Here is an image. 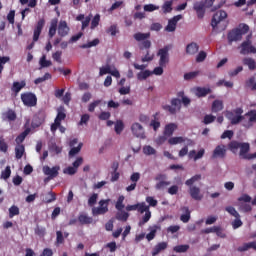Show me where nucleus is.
Wrapping results in <instances>:
<instances>
[{"mask_svg":"<svg viewBox=\"0 0 256 256\" xmlns=\"http://www.w3.org/2000/svg\"><path fill=\"white\" fill-rule=\"evenodd\" d=\"M70 28L66 21L61 20L58 24V35L60 37H67L69 35Z\"/></svg>","mask_w":256,"mask_h":256,"instance_id":"nucleus-19","label":"nucleus"},{"mask_svg":"<svg viewBox=\"0 0 256 256\" xmlns=\"http://www.w3.org/2000/svg\"><path fill=\"white\" fill-rule=\"evenodd\" d=\"M227 157V146L221 144L216 146L212 153V159H225Z\"/></svg>","mask_w":256,"mask_h":256,"instance_id":"nucleus-12","label":"nucleus"},{"mask_svg":"<svg viewBox=\"0 0 256 256\" xmlns=\"http://www.w3.org/2000/svg\"><path fill=\"white\" fill-rule=\"evenodd\" d=\"M186 139L183 136L171 137L168 139L169 145H179L185 143Z\"/></svg>","mask_w":256,"mask_h":256,"instance_id":"nucleus-36","label":"nucleus"},{"mask_svg":"<svg viewBox=\"0 0 256 256\" xmlns=\"http://www.w3.org/2000/svg\"><path fill=\"white\" fill-rule=\"evenodd\" d=\"M193 9L196 12L198 19H203L205 17V3L203 1L195 2Z\"/></svg>","mask_w":256,"mask_h":256,"instance_id":"nucleus-17","label":"nucleus"},{"mask_svg":"<svg viewBox=\"0 0 256 256\" xmlns=\"http://www.w3.org/2000/svg\"><path fill=\"white\" fill-rule=\"evenodd\" d=\"M181 19H183L182 15L174 16L172 19H170L168 21V24L165 27V31H167L168 33H173V31H175V29H177V23H179V21H181Z\"/></svg>","mask_w":256,"mask_h":256,"instance_id":"nucleus-16","label":"nucleus"},{"mask_svg":"<svg viewBox=\"0 0 256 256\" xmlns=\"http://www.w3.org/2000/svg\"><path fill=\"white\" fill-rule=\"evenodd\" d=\"M158 115H159V112H156L154 114V120H152L150 122V127H152L154 129V131H157V129H159V127H161V122L156 120Z\"/></svg>","mask_w":256,"mask_h":256,"instance_id":"nucleus-45","label":"nucleus"},{"mask_svg":"<svg viewBox=\"0 0 256 256\" xmlns=\"http://www.w3.org/2000/svg\"><path fill=\"white\" fill-rule=\"evenodd\" d=\"M177 129V124L175 123H169L164 128V135L165 137H171L173 133H175Z\"/></svg>","mask_w":256,"mask_h":256,"instance_id":"nucleus-21","label":"nucleus"},{"mask_svg":"<svg viewBox=\"0 0 256 256\" xmlns=\"http://www.w3.org/2000/svg\"><path fill=\"white\" fill-rule=\"evenodd\" d=\"M246 116L249 117L250 123H256V110H250L246 113Z\"/></svg>","mask_w":256,"mask_h":256,"instance_id":"nucleus-62","label":"nucleus"},{"mask_svg":"<svg viewBox=\"0 0 256 256\" xmlns=\"http://www.w3.org/2000/svg\"><path fill=\"white\" fill-rule=\"evenodd\" d=\"M81 147H83V143H79L77 147L72 146V148L69 151L70 157H75V155H77V153L81 151Z\"/></svg>","mask_w":256,"mask_h":256,"instance_id":"nucleus-50","label":"nucleus"},{"mask_svg":"<svg viewBox=\"0 0 256 256\" xmlns=\"http://www.w3.org/2000/svg\"><path fill=\"white\" fill-rule=\"evenodd\" d=\"M25 85H27L25 80H22L21 82H13L11 91H13L15 95H18L21 89L25 88Z\"/></svg>","mask_w":256,"mask_h":256,"instance_id":"nucleus-24","label":"nucleus"},{"mask_svg":"<svg viewBox=\"0 0 256 256\" xmlns=\"http://www.w3.org/2000/svg\"><path fill=\"white\" fill-rule=\"evenodd\" d=\"M215 119H217L216 116H213L212 114H207L204 116L203 123H204V125H209L211 123H214Z\"/></svg>","mask_w":256,"mask_h":256,"instance_id":"nucleus-54","label":"nucleus"},{"mask_svg":"<svg viewBox=\"0 0 256 256\" xmlns=\"http://www.w3.org/2000/svg\"><path fill=\"white\" fill-rule=\"evenodd\" d=\"M169 195H177L179 193V186L178 185H172L168 188Z\"/></svg>","mask_w":256,"mask_h":256,"instance_id":"nucleus-64","label":"nucleus"},{"mask_svg":"<svg viewBox=\"0 0 256 256\" xmlns=\"http://www.w3.org/2000/svg\"><path fill=\"white\" fill-rule=\"evenodd\" d=\"M23 155H25V145H16L15 147L16 159H23Z\"/></svg>","mask_w":256,"mask_h":256,"instance_id":"nucleus-35","label":"nucleus"},{"mask_svg":"<svg viewBox=\"0 0 256 256\" xmlns=\"http://www.w3.org/2000/svg\"><path fill=\"white\" fill-rule=\"evenodd\" d=\"M199 52V45L197 43L192 42L186 46V53L188 55H195V53Z\"/></svg>","mask_w":256,"mask_h":256,"instance_id":"nucleus-29","label":"nucleus"},{"mask_svg":"<svg viewBox=\"0 0 256 256\" xmlns=\"http://www.w3.org/2000/svg\"><path fill=\"white\" fill-rule=\"evenodd\" d=\"M239 209H240V211H242L243 213H250V211L253 210V208H252V207L250 206V204H248V203H240Z\"/></svg>","mask_w":256,"mask_h":256,"instance_id":"nucleus-56","label":"nucleus"},{"mask_svg":"<svg viewBox=\"0 0 256 256\" xmlns=\"http://www.w3.org/2000/svg\"><path fill=\"white\" fill-rule=\"evenodd\" d=\"M228 149L229 151H231L232 153H237V151H239L240 149V157H242L243 159H247V153H249V143H241L235 140H232L229 144H228Z\"/></svg>","mask_w":256,"mask_h":256,"instance_id":"nucleus-4","label":"nucleus"},{"mask_svg":"<svg viewBox=\"0 0 256 256\" xmlns=\"http://www.w3.org/2000/svg\"><path fill=\"white\" fill-rule=\"evenodd\" d=\"M3 119L7 121H15L17 119V113H15L12 109H9L3 114Z\"/></svg>","mask_w":256,"mask_h":256,"instance_id":"nucleus-34","label":"nucleus"},{"mask_svg":"<svg viewBox=\"0 0 256 256\" xmlns=\"http://www.w3.org/2000/svg\"><path fill=\"white\" fill-rule=\"evenodd\" d=\"M151 75H153V72H151L150 70H144L137 74V79L139 81H145V79H148V77H151Z\"/></svg>","mask_w":256,"mask_h":256,"instance_id":"nucleus-40","label":"nucleus"},{"mask_svg":"<svg viewBox=\"0 0 256 256\" xmlns=\"http://www.w3.org/2000/svg\"><path fill=\"white\" fill-rule=\"evenodd\" d=\"M97 199H99V194L93 193L91 197L88 199L89 207H93L97 203Z\"/></svg>","mask_w":256,"mask_h":256,"instance_id":"nucleus-60","label":"nucleus"},{"mask_svg":"<svg viewBox=\"0 0 256 256\" xmlns=\"http://www.w3.org/2000/svg\"><path fill=\"white\" fill-rule=\"evenodd\" d=\"M168 244L167 242H160L158 243L152 250V256H157L161 253V251H165L167 249Z\"/></svg>","mask_w":256,"mask_h":256,"instance_id":"nucleus-20","label":"nucleus"},{"mask_svg":"<svg viewBox=\"0 0 256 256\" xmlns=\"http://www.w3.org/2000/svg\"><path fill=\"white\" fill-rule=\"evenodd\" d=\"M56 33H57V20H52L50 24L49 32H48L50 39H53Z\"/></svg>","mask_w":256,"mask_h":256,"instance_id":"nucleus-37","label":"nucleus"},{"mask_svg":"<svg viewBox=\"0 0 256 256\" xmlns=\"http://www.w3.org/2000/svg\"><path fill=\"white\" fill-rule=\"evenodd\" d=\"M21 101L26 107H35L37 105V96L31 92L22 93Z\"/></svg>","mask_w":256,"mask_h":256,"instance_id":"nucleus-10","label":"nucleus"},{"mask_svg":"<svg viewBox=\"0 0 256 256\" xmlns=\"http://www.w3.org/2000/svg\"><path fill=\"white\" fill-rule=\"evenodd\" d=\"M124 201H125V196L118 197V200L115 204L117 211H123V209H125V204H123Z\"/></svg>","mask_w":256,"mask_h":256,"instance_id":"nucleus-42","label":"nucleus"},{"mask_svg":"<svg viewBox=\"0 0 256 256\" xmlns=\"http://www.w3.org/2000/svg\"><path fill=\"white\" fill-rule=\"evenodd\" d=\"M11 177V166H7L5 170L1 172V179L7 180Z\"/></svg>","mask_w":256,"mask_h":256,"instance_id":"nucleus-58","label":"nucleus"},{"mask_svg":"<svg viewBox=\"0 0 256 256\" xmlns=\"http://www.w3.org/2000/svg\"><path fill=\"white\" fill-rule=\"evenodd\" d=\"M57 200V194L55 192H48L44 201L45 203H53V201Z\"/></svg>","mask_w":256,"mask_h":256,"instance_id":"nucleus-47","label":"nucleus"},{"mask_svg":"<svg viewBox=\"0 0 256 256\" xmlns=\"http://www.w3.org/2000/svg\"><path fill=\"white\" fill-rule=\"evenodd\" d=\"M225 211H227V213H229V215H231L232 217H241V215L239 214V212H237V210L235 209V207L233 206H227L225 208Z\"/></svg>","mask_w":256,"mask_h":256,"instance_id":"nucleus-48","label":"nucleus"},{"mask_svg":"<svg viewBox=\"0 0 256 256\" xmlns=\"http://www.w3.org/2000/svg\"><path fill=\"white\" fill-rule=\"evenodd\" d=\"M123 129H125V124L123 120H117L115 123L114 131L117 135H121L123 133Z\"/></svg>","mask_w":256,"mask_h":256,"instance_id":"nucleus-38","label":"nucleus"},{"mask_svg":"<svg viewBox=\"0 0 256 256\" xmlns=\"http://www.w3.org/2000/svg\"><path fill=\"white\" fill-rule=\"evenodd\" d=\"M99 21H101V16L99 14H96L91 21V29H95L96 27H98Z\"/></svg>","mask_w":256,"mask_h":256,"instance_id":"nucleus-61","label":"nucleus"},{"mask_svg":"<svg viewBox=\"0 0 256 256\" xmlns=\"http://www.w3.org/2000/svg\"><path fill=\"white\" fill-rule=\"evenodd\" d=\"M176 95L178 98H172L170 101L171 105L166 104L162 106V109L170 113V115H177L181 111V103L184 107L191 105V99L185 96V91H179Z\"/></svg>","mask_w":256,"mask_h":256,"instance_id":"nucleus-1","label":"nucleus"},{"mask_svg":"<svg viewBox=\"0 0 256 256\" xmlns=\"http://www.w3.org/2000/svg\"><path fill=\"white\" fill-rule=\"evenodd\" d=\"M249 249H254V251H256V241L244 243L242 246L238 247V251H240V253L249 251Z\"/></svg>","mask_w":256,"mask_h":256,"instance_id":"nucleus-31","label":"nucleus"},{"mask_svg":"<svg viewBox=\"0 0 256 256\" xmlns=\"http://www.w3.org/2000/svg\"><path fill=\"white\" fill-rule=\"evenodd\" d=\"M238 203H252V198L249 196V194H242L237 199Z\"/></svg>","mask_w":256,"mask_h":256,"instance_id":"nucleus-49","label":"nucleus"},{"mask_svg":"<svg viewBox=\"0 0 256 256\" xmlns=\"http://www.w3.org/2000/svg\"><path fill=\"white\" fill-rule=\"evenodd\" d=\"M20 211H19V207H17L16 205H13L9 208V217L10 219H13V217L19 215Z\"/></svg>","mask_w":256,"mask_h":256,"instance_id":"nucleus-52","label":"nucleus"},{"mask_svg":"<svg viewBox=\"0 0 256 256\" xmlns=\"http://www.w3.org/2000/svg\"><path fill=\"white\" fill-rule=\"evenodd\" d=\"M182 211H184L185 214L180 216V221H182V223H189L191 220V211L189 210V207H182Z\"/></svg>","mask_w":256,"mask_h":256,"instance_id":"nucleus-27","label":"nucleus"},{"mask_svg":"<svg viewBox=\"0 0 256 256\" xmlns=\"http://www.w3.org/2000/svg\"><path fill=\"white\" fill-rule=\"evenodd\" d=\"M66 118L67 114L65 113V107L60 106L57 110V116L54 121L61 123V121H65Z\"/></svg>","mask_w":256,"mask_h":256,"instance_id":"nucleus-26","label":"nucleus"},{"mask_svg":"<svg viewBox=\"0 0 256 256\" xmlns=\"http://www.w3.org/2000/svg\"><path fill=\"white\" fill-rule=\"evenodd\" d=\"M243 65H246L250 71H255L256 69V61L253 58H244L242 60Z\"/></svg>","mask_w":256,"mask_h":256,"instance_id":"nucleus-30","label":"nucleus"},{"mask_svg":"<svg viewBox=\"0 0 256 256\" xmlns=\"http://www.w3.org/2000/svg\"><path fill=\"white\" fill-rule=\"evenodd\" d=\"M162 11L164 14L171 13V11H173V0L164 2Z\"/></svg>","mask_w":256,"mask_h":256,"instance_id":"nucleus-39","label":"nucleus"},{"mask_svg":"<svg viewBox=\"0 0 256 256\" xmlns=\"http://www.w3.org/2000/svg\"><path fill=\"white\" fill-rule=\"evenodd\" d=\"M143 153L144 155H155V153H157V150H155V148H153L152 146H144L143 147Z\"/></svg>","mask_w":256,"mask_h":256,"instance_id":"nucleus-55","label":"nucleus"},{"mask_svg":"<svg viewBox=\"0 0 256 256\" xmlns=\"http://www.w3.org/2000/svg\"><path fill=\"white\" fill-rule=\"evenodd\" d=\"M116 219L117 221H127V219H129V213L122 211V212H118L116 214Z\"/></svg>","mask_w":256,"mask_h":256,"instance_id":"nucleus-51","label":"nucleus"},{"mask_svg":"<svg viewBox=\"0 0 256 256\" xmlns=\"http://www.w3.org/2000/svg\"><path fill=\"white\" fill-rule=\"evenodd\" d=\"M224 105L222 100H214L212 103L211 111L212 113H219V111H223Z\"/></svg>","mask_w":256,"mask_h":256,"instance_id":"nucleus-28","label":"nucleus"},{"mask_svg":"<svg viewBox=\"0 0 256 256\" xmlns=\"http://www.w3.org/2000/svg\"><path fill=\"white\" fill-rule=\"evenodd\" d=\"M61 167L59 166H54V167H49V166H44L43 167V173L46 174L50 179H55L59 175V170Z\"/></svg>","mask_w":256,"mask_h":256,"instance_id":"nucleus-18","label":"nucleus"},{"mask_svg":"<svg viewBox=\"0 0 256 256\" xmlns=\"http://www.w3.org/2000/svg\"><path fill=\"white\" fill-rule=\"evenodd\" d=\"M101 103H102V100H95V101H93L92 103H90V104L88 105V111H89V113H93V112L95 111V108H96V107H99V105H101Z\"/></svg>","mask_w":256,"mask_h":256,"instance_id":"nucleus-53","label":"nucleus"},{"mask_svg":"<svg viewBox=\"0 0 256 256\" xmlns=\"http://www.w3.org/2000/svg\"><path fill=\"white\" fill-rule=\"evenodd\" d=\"M29 133H31V128H26L22 133H20L15 139L16 145H23L22 143L25 141Z\"/></svg>","mask_w":256,"mask_h":256,"instance_id":"nucleus-22","label":"nucleus"},{"mask_svg":"<svg viewBox=\"0 0 256 256\" xmlns=\"http://www.w3.org/2000/svg\"><path fill=\"white\" fill-rule=\"evenodd\" d=\"M51 65H53V63L50 60H47V57L43 55L40 59V66L42 68H45V67H51Z\"/></svg>","mask_w":256,"mask_h":256,"instance_id":"nucleus-57","label":"nucleus"},{"mask_svg":"<svg viewBox=\"0 0 256 256\" xmlns=\"http://www.w3.org/2000/svg\"><path fill=\"white\" fill-rule=\"evenodd\" d=\"M207 59V52L200 51L198 55L196 56V63H203Z\"/></svg>","mask_w":256,"mask_h":256,"instance_id":"nucleus-59","label":"nucleus"},{"mask_svg":"<svg viewBox=\"0 0 256 256\" xmlns=\"http://www.w3.org/2000/svg\"><path fill=\"white\" fill-rule=\"evenodd\" d=\"M134 39L135 41L141 42L138 44V47L141 51H143V49H151V42L147 39H149V37H151V33H141V32H137L134 34Z\"/></svg>","mask_w":256,"mask_h":256,"instance_id":"nucleus-5","label":"nucleus"},{"mask_svg":"<svg viewBox=\"0 0 256 256\" xmlns=\"http://www.w3.org/2000/svg\"><path fill=\"white\" fill-rule=\"evenodd\" d=\"M246 87H248L251 91H256V73L246 80Z\"/></svg>","mask_w":256,"mask_h":256,"instance_id":"nucleus-33","label":"nucleus"},{"mask_svg":"<svg viewBox=\"0 0 256 256\" xmlns=\"http://www.w3.org/2000/svg\"><path fill=\"white\" fill-rule=\"evenodd\" d=\"M233 229H239V227H243V221H241V217H236L234 221H232Z\"/></svg>","mask_w":256,"mask_h":256,"instance_id":"nucleus-63","label":"nucleus"},{"mask_svg":"<svg viewBox=\"0 0 256 256\" xmlns=\"http://www.w3.org/2000/svg\"><path fill=\"white\" fill-rule=\"evenodd\" d=\"M43 27H45V19H40L37 22L36 27L34 29L33 42L27 46L28 51H31V49H33V47H35L36 41H39V37L41 36Z\"/></svg>","mask_w":256,"mask_h":256,"instance_id":"nucleus-7","label":"nucleus"},{"mask_svg":"<svg viewBox=\"0 0 256 256\" xmlns=\"http://www.w3.org/2000/svg\"><path fill=\"white\" fill-rule=\"evenodd\" d=\"M197 181H201V175L196 174L192 176L190 179L185 181V185L189 187L188 193L194 201H202L203 200V194L201 193V188L193 185L197 183Z\"/></svg>","mask_w":256,"mask_h":256,"instance_id":"nucleus-2","label":"nucleus"},{"mask_svg":"<svg viewBox=\"0 0 256 256\" xmlns=\"http://www.w3.org/2000/svg\"><path fill=\"white\" fill-rule=\"evenodd\" d=\"M78 221L81 225H91V223H93V218L89 217L85 213H81L78 216Z\"/></svg>","mask_w":256,"mask_h":256,"instance_id":"nucleus-23","label":"nucleus"},{"mask_svg":"<svg viewBox=\"0 0 256 256\" xmlns=\"http://www.w3.org/2000/svg\"><path fill=\"white\" fill-rule=\"evenodd\" d=\"M173 251H175V253H187V251H189V245L184 244L175 246L173 248Z\"/></svg>","mask_w":256,"mask_h":256,"instance_id":"nucleus-44","label":"nucleus"},{"mask_svg":"<svg viewBox=\"0 0 256 256\" xmlns=\"http://www.w3.org/2000/svg\"><path fill=\"white\" fill-rule=\"evenodd\" d=\"M138 213L141 215L144 214L142 219L139 221V226L143 227L145 223H149V220L151 219V210H149V206L145 202L138 203V208H137Z\"/></svg>","mask_w":256,"mask_h":256,"instance_id":"nucleus-6","label":"nucleus"},{"mask_svg":"<svg viewBox=\"0 0 256 256\" xmlns=\"http://www.w3.org/2000/svg\"><path fill=\"white\" fill-rule=\"evenodd\" d=\"M225 19H227V12L224 10H218L212 17L211 25L213 29H216L217 25Z\"/></svg>","mask_w":256,"mask_h":256,"instance_id":"nucleus-11","label":"nucleus"},{"mask_svg":"<svg viewBox=\"0 0 256 256\" xmlns=\"http://www.w3.org/2000/svg\"><path fill=\"white\" fill-rule=\"evenodd\" d=\"M240 53L241 55H249V53H256V48L255 46H252L251 40H246L242 42Z\"/></svg>","mask_w":256,"mask_h":256,"instance_id":"nucleus-15","label":"nucleus"},{"mask_svg":"<svg viewBox=\"0 0 256 256\" xmlns=\"http://www.w3.org/2000/svg\"><path fill=\"white\" fill-rule=\"evenodd\" d=\"M211 93V88H206V87H197L196 88V96L201 98V97H207Z\"/></svg>","mask_w":256,"mask_h":256,"instance_id":"nucleus-32","label":"nucleus"},{"mask_svg":"<svg viewBox=\"0 0 256 256\" xmlns=\"http://www.w3.org/2000/svg\"><path fill=\"white\" fill-rule=\"evenodd\" d=\"M169 49V46H164L163 48L158 50L157 57H160V67H167V65L169 64Z\"/></svg>","mask_w":256,"mask_h":256,"instance_id":"nucleus-9","label":"nucleus"},{"mask_svg":"<svg viewBox=\"0 0 256 256\" xmlns=\"http://www.w3.org/2000/svg\"><path fill=\"white\" fill-rule=\"evenodd\" d=\"M247 33H249V25L247 24H240L237 28L230 30L227 34L229 45H233V43L241 41L243 39V35H247Z\"/></svg>","mask_w":256,"mask_h":256,"instance_id":"nucleus-3","label":"nucleus"},{"mask_svg":"<svg viewBox=\"0 0 256 256\" xmlns=\"http://www.w3.org/2000/svg\"><path fill=\"white\" fill-rule=\"evenodd\" d=\"M109 201L110 199L100 200L99 207L92 208V215L97 217L99 215H105V213H109Z\"/></svg>","mask_w":256,"mask_h":256,"instance_id":"nucleus-8","label":"nucleus"},{"mask_svg":"<svg viewBox=\"0 0 256 256\" xmlns=\"http://www.w3.org/2000/svg\"><path fill=\"white\" fill-rule=\"evenodd\" d=\"M0 151L1 153H7V151H9V144L6 143L3 136H0Z\"/></svg>","mask_w":256,"mask_h":256,"instance_id":"nucleus-43","label":"nucleus"},{"mask_svg":"<svg viewBox=\"0 0 256 256\" xmlns=\"http://www.w3.org/2000/svg\"><path fill=\"white\" fill-rule=\"evenodd\" d=\"M201 233H204L205 235H209V233H216L218 237H223V235H221V227L219 226L203 229Z\"/></svg>","mask_w":256,"mask_h":256,"instance_id":"nucleus-25","label":"nucleus"},{"mask_svg":"<svg viewBox=\"0 0 256 256\" xmlns=\"http://www.w3.org/2000/svg\"><path fill=\"white\" fill-rule=\"evenodd\" d=\"M169 185H171L170 181L162 180L156 183L155 189H157L158 191H161V189H165V187H169Z\"/></svg>","mask_w":256,"mask_h":256,"instance_id":"nucleus-46","label":"nucleus"},{"mask_svg":"<svg viewBox=\"0 0 256 256\" xmlns=\"http://www.w3.org/2000/svg\"><path fill=\"white\" fill-rule=\"evenodd\" d=\"M100 41L99 38H95L94 40L86 43V44H82L80 46L81 49H91V47H97V45H99Z\"/></svg>","mask_w":256,"mask_h":256,"instance_id":"nucleus-41","label":"nucleus"},{"mask_svg":"<svg viewBox=\"0 0 256 256\" xmlns=\"http://www.w3.org/2000/svg\"><path fill=\"white\" fill-rule=\"evenodd\" d=\"M46 117L47 115L45 114V111L43 110L38 111L32 119V127H41V125L45 123Z\"/></svg>","mask_w":256,"mask_h":256,"instance_id":"nucleus-13","label":"nucleus"},{"mask_svg":"<svg viewBox=\"0 0 256 256\" xmlns=\"http://www.w3.org/2000/svg\"><path fill=\"white\" fill-rule=\"evenodd\" d=\"M131 131L134 137H138L139 139H145V129L140 123L136 122L132 124Z\"/></svg>","mask_w":256,"mask_h":256,"instance_id":"nucleus-14","label":"nucleus"}]
</instances>
